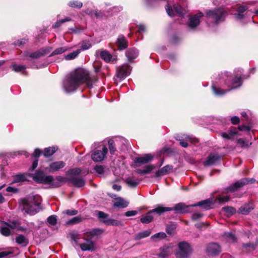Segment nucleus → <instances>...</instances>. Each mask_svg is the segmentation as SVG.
<instances>
[{"label": "nucleus", "mask_w": 258, "mask_h": 258, "mask_svg": "<svg viewBox=\"0 0 258 258\" xmlns=\"http://www.w3.org/2000/svg\"><path fill=\"white\" fill-rule=\"evenodd\" d=\"M203 16L204 14L203 13L199 12L190 17L188 23V27L191 29L196 28L200 24V19L203 17Z\"/></svg>", "instance_id": "ddd939ff"}, {"label": "nucleus", "mask_w": 258, "mask_h": 258, "mask_svg": "<svg viewBox=\"0 0 258 258\" xmlns=\"http://www.w3.org/2000/svg\"><path fill=\"white\" fill-rule=\"evenodd\" d=\"M206 250L208 254L216 255L220 253L221 248L218 243H211L207 246Z\"/></svg>", "instance_id": "dca6fc26"}, {"label": "nucleus", "mask_w": 258, "mask_h": 258, "mask_svg": "<svg viewBox=\"0 0 258 258\" xmlns=\"http://www.w3.org/2000/svg\"><path fill=\"white\" fill-rule=\"evenodd\" d=\"M80 173L81 169L78 168L71 169L68 172V174L70 176L69 181L74 186L78 187H82L85 184V180L84 178L78 176Z\"/></svg>", "instance_id": "39448f33"}, {"label": "nucleus", "mask_w": 258, "mask_h": 258, "mask_svg": "<svg viewBox=\"0 0 258 258\" xmlns=\"http://www.w3.org/2000/svg\"><path fill=\"white\" fill-rule=\"evenodd\" d=\"M116 44L118 46V49L122 50L127 48L128 42L124 36L120 35L118 36L116 40Z\"/></svg>", "instance_id": "a211bd4d"}, {"label": "nucleus", "mask_w": 258, "mask_h": 258, "mask_svg": "<svg viewBox=\"0 0 258 258\" xmlns=\"http://www.w3.org/2000/svg\"><path fill=\"white\" fill-rule=\"evenodd\" d=\"M6 190L8 192H12V193H16L18 191V189L16 188L13 187L12 186H8Z\"/></svg>", "instance_id": "774afa93"}, {"label": "nucleus", "mask_w": 258, "mask_h": 258, "mask_svg": "<svg viewBox=\"0 0 258 258\" xmlns=\"http://www.w3.org/2000/svg\"><path fill=\"white\" fill-rule=\"evenodd\" d=\"M227 14V12L223 9H218L206 12V16L208 19L214 21L216 24L223 21Z\"/></svg>", "instance_id": "423d86ee"}, {"label": "nucleus", "mask_w": 258, "mask_h": 258, "mask_svg": "<svg viewBox=\"0 0 258 258\" xmlns=\"http://www.w3.org/2000/svg\"><path fill=\"white\" fill-rule=\"evenodd\" d=\"M153 212L150 211L145 216L141 218V221L142 223L148 224L150 223L153 219V216L151 215Z\"/></svg>", "instance_id": "c9c22d12"}, {"label": "nucleus", "mask_w": 258, "mask_h": 258, "mask_svg": "<svg viewBox=\"0 0 258 258\" xmlns=\"http://www.w3.org/2000/svg\"><path fill=\"white\" fill-rule=\"evenodd\" d=\"M97 81L95 76L89 75L88 71L83 69H77L68 74L63 82L65 92L71 93L75 91L82 84L85 83L89 87Z\"/></svg>", "instance_id": "f257e3e1"}, {"label": "nucleus", "mask_w": 258, "mask_h": 258, "mask_svg": "<svg viewBox=\"0 0 258 258\" xmlns=\"http://www.w3.org/2000/svg\"><path fill=\"white\" fill-rule=\"evenodd\" d=\"M56 216L51 215L47 218V222L51 225H55L56 223Z\"/></svg>", "instance_id": "4d7b16f0"}, {"label": "nucleus", "mask_w": 258, "mask_h": 258, "mask_svg": "<svg viewBox=\"0 0 258 258\" xmlns=\"http://www.w3.org/2000/svg\"><path fill=\"white\" fill-rule=\"evenodd\" d=\"M213 205V201L211 199H206L196 204L192 205V207L200 206L202 208L208 210L211 208V206Z\"/></svg>", "instance_id": "6ab92c4d"}, {"label": "nucleus", "mask_w": 258, "mask_h": 258, "mask_svg": "<svg viewBox=\"0 0 258 258\" xmlns=\"http://www.w3.org/2000/svg\"><path fill=\"white\" fill-rule=\"evenodd\" d=\"M242 131V127L239 126L238 128H232L230 130L228 133H221V136L225 139H236L238 143H240V139H238L241 135V132Z\"/></svg>", "instance_id": "1a4fd4ad"}, {"label": "nucleus", "mask_w": 258, "mask_h": 258, "mask_svg": "<svg viewBox=\"0 0 258 258\" xmlns=\"http://www.w3.org/2000/svg\"><path fill=\"white\" fill-rule=\"evenodd\" d=\"M65 164V163L62 161L52 162L49 165V171L54 172L58 171L64 167Z\"/></svg>", "instance_id": "4be33fe9"}, {"label": "nucleus", "mask_w": 258, "mask_h": 258, "mask_svg": "<svg viewBox=\"0 0 258 258\" xmlns=\"http://www.w3.org/2000/svg\"><path fill=\"white\" fill-rule=\"evenodd\" d=\"M243 248H244L245 250L249 252L254 251L256 248V245L255 242H249L245 244H243Z\"/></svg>", "instance_id": "f704fd0d"}, {"label": "nucleus", "mask_w": 258, "mask_h": 258, "mask_svg": "<svg viewBox=\"0 0 258 258\" xmlns=\"http://www.w3.org/2000/svg\"><path fill=\"white\" fill-rule=\"evenodd\" d=\"M27 180V176L25 174H18L13 177V183L23 182Z\"/></svg>", "instance_id": "c756f323"}, {"label": "nucleus", "mask_w": 258, "mask_h": 258, "mask_svg": "<svg viewBox=\"0 0 258 258\" xmlns=\"http://www.w3.org/2000/svg\"><path fill=\"white\" fill-rule=\"evenodd\" d=\"M55 148L54 147H48L45 149L43 155L45 157H48L52 155L55 152Z\"/></svg>", "instance_id": "c03bdc74"}, {"label": "nucleus", "mask_w": 258, "mask_h": 258, "mask_svg": "<svg viewBox=\"0 0 258 258\" xmlns=\"http://www.w3.org/2000/svg\"><path fill=\"white\" fill-rule=\"evenodd\" d=\"M80 53V50H77L65 56V59L67 60H72L76 58Z\"/></svg>", "instance_id": "49530a36"}, {"label": "nucleus", "mask_w": 258, "mask_h": 258, "mask_svg": "<svg viewBox=\"0 0 258 258\" xmlns=\"http://www.w3.org/2000/svg\"><path fill=\"white\" fill-rule=\"evenodd\" d=\"M231 121L233 124H236L240 121V119L236 116H233L231 118Z\"/></svg>", "instance_id": "69168bd1"}, {"label": "nucleus", "mask_w": 258, "mask_h": 258, "mask_svg": "<svg viewBox=\"0 0 258 258\" xmlns=\"http://www.w3.org/2000/svg\"><path fill=\"white\" fill-rule=\"evenodd\" d=\"M153 157L152 155L148 154L144 155L142 157H138L135 158V162L136 163H139L141 164H143L148 163V162L151 161L153 159Z\"/></svg>", "instance_id": "393cba45"}, {"label": "nucleus", "mask_w": 258, "mask_h": 258, "mask_svg": "<svg viewBox=\"0 0 258 258\" xmlns=\"http://www.w3.org/2000/svg\"><path fill=\"white\" fill-rule=\"evenodd\" d=\"M125 183L131 187H136L139 183L138 179H135L133 177H128L125 180Z\"/></svg>", "instance_id": "72a5a7b5"}, {"label": "nucleus", "mask_w": 258, "mask_h": 258, "mask_svg": "<svg viewBox=\"0 0 258 258\" xmlns=\"http://www.w3.org/2000/svg\"><path fill=\"white\" fill-rule=\"evenodd\" d=\"M192 252V248L189 244L182 241L178 244V249L175 252L176 258H188Z\"/></svg>", "instance_id": "0eeeda50"}, {"label": "nucleus", "mask_w": 258, "mask_h": 258, "mask_svg": "<svg viewBox=\"0 0 258 258\" xmlns=\"http://www.w3.org/2000/svg\"><path fill=\"white\" fill-rule=\"evenodd\" d=\"M192 207L191 205H185L184 203H178L175 205L173 210L180 213H186L190 211V208Z\"/></svg>", "instance_id": "f3484780"}, {"label": "nucleus", "mask_w": 258, "mask_h": 258, "mask_svg": "<svg viewBox=\"0 0 258 258\" xmlns=\"http://www.w3.org/2000/svg\"><path fill=\"white\" fill-rule=\"evenodd\" d=\"M107 152V148L104 146L100 149L95 150L92 153V159L95 162H101L105 159Z\"/></svg>", "instance_id": "9d476101"}, {"label": "nucleus", "mask_w": 258, "mask_h": 258, "mask_svg": "<svg viewBox=\"0 0 258 258\" xmlns=\"http://www.w3.org/2000/svg\"><path fill=\"white\" fill-rule=\"evenodd\" d=\"M68 180L69 181V178L67 179L63 176H58L56 177L55 180L53 178V181L49 184L52 187H57L61 186V183L66 182Z\"/></svg>", "instance_id": "b1692460"}, {"label": "nucleus", "mask_w": 258, "mask_h": 258, "mask_svg": "<svg viewBox=\"0 0 258 258\" xmlns=\"http://www.w3.org/2000/svg\"><path fill=\"white\" fill-rule=\"evenodd\" d=\"M166 11L168 15L171 17H173L175 15L179 16L183 15V10L179 5H173V9L171 6L167 4L165 7Z\"/></svg>", "instance_id": "f8f14e48"}, {"label": "nucleus", "mask_w": 258, "mask_h": 258, "mask_svg": "<svg viewBox=\"0 0 258 258\" xmlns=\"http://www.w3.org/2000/svg\"><path fill=\"white\" fill-rule=\"evenodd\" d=\"M105 224L107 225L117 226H122L123 225L121 221L110 218L105 221Z\"/></svg>", "instance_id": "ea45409f"}, {"label": "nucleus", "mask_w": 258, "mask_h": 258, "mask_svg": "<svg viewBox=\"0 0 258 258\" xmlns=\"http://www.w3.org/2000/svg\"><path fill=\"white\" fill-rule=\"evenodd\" d=\"M0 232L5 236H9L11 234L8 223L0 221Z\"/></svg>", "instance_id": "412c9836"}, {"label": "nucleus", "mask_w": 258, "mask_h": 258, "mask_svg": "<svg viewBox=\"0 0 258 258\" xmlns=\"http://www.w3.org/2000/svg\"><path fill=\"white\" fill-rule=\"evenodd\" d=\"M19 223L16 221H11L8 223L9 228L13 229H17L19 227Z\"/></svg>", "instance_id": "052dcab7"}, {"label": "nucleus", "mask_w": 258, "mask_h": 258, "mask_svg": "<svg viewBox=\"0 0 258 258\" xmlns=\"http://www.w3.org/2000/svg\"><path fill=\"white\" fill-rule=\"evenodd\" d=\"M90 47H91V44L89 42H84L82 44L81 49L82 50H86V49H88L89 48H90Z\"/></svg>", "instance_id": "338daca9"}, {"label": "nucleus", "mask_w": 258, "mask_h": 258, "mask_svg": "<svg viewBox=\"0 0 258 258\" xmlns=\"http://www.w3.org/2000/svg\"><path fill=\"white\" fill-rule=\"evenodd\" d=\"M151 233V230L150 229L141 232L135 235V239L139 240L141 239L148 237Z\"/></svg>", "instance_id": "2f4dec72"}, {"label": "nucleus", "mask_w": 258, "mask_h": 258, "mask_svg": "<svg viewBox=\"0 0 258 258\" xmlns=\"http://www.w3.org/2000/svg\"><path fill=\"white\" fill-rule=\"evenodd\" d=\"M226 240L229 242H233L236 241V237L232 233H225L224 235Z\"/></svg>", "instance_id": "09e8293b"}, {"label": "nucleus", "mask_w": 258, "mask_h": 258, "mask_svg": "<svg viewBox=\"0 0 258 258\" xmlns=\"http://www.w3.org/2000/svg\"><path fill=\"white\" fill-rule=\"evenodd\" d=\"M241 184L242 182L240 181H237L235 182L233 184L227 187L226 188V190L228 192H234L236 191L238 188H239L241 186Z\"/></svg>", "instance_id": "4c0bfd02"}, {"label": "nucleus", "mask_w": 258, "mask_h": 258, "mask_svg": "<svg viewBox=\"0 0 258 258\" xmlns=\"http://www.w3.org/2000/svg\"><path fill=\"white\" fill-rule=\"evenodd\" d=\"M219 156L216 154H210L207 160L204 162V165L205 166H210L214 164L218 159Z\"/></svg>", "instance_id": "a878e982"}, {"label": "nucleus", "mask_w": 258, "mask_h": 258, "mask_svg": "<svg viewBox=\"0 0 258 258\" xmlns=\"http://www.w3.org/2000/svg\"><path fill=\"white\" fill-rule=\"evenodd\" d=\"M138 51L135 48L128 49L125 53V55L129 61L136 58L138 56Z\"/></svg>", "instance_id": "bb28decb"}, {"label": "nucleus", "mask_w": 258, "mask_h": 258, "mask_svg": "<svg viewBox=\"0 0 258 258\" xmlns=\"http://www.w3.org/2000/svg\"><path fill=\"white\" fill-rule=\"evenodd\" d=\"M217 200L219 204H223L227 202L229 200V198L227 196H220L217 199Z\"/></svg>", "instance_id": "6e6d98bb"}, {"label": "nucleus", "mask_w": 258, "mask_h": 258, "mask_svg": "<svg viewBox=\"0 0 258 258\" xmlns=\"http://www.w3.org/2000/svg\"><path fill=\"white\" fill-rule=\"evenodd\" d=\"M71 20V18H66L65 19H61V20H58L57 21V22H56L53 25V28H58L59 27L62 23H64V22H69V21H70Z\"/></svg>", "instance_id": "3c124183"}, {"label": "nucleus", "mask_w": 258, "mask_h": 258, "mask_svg": "<svg viewBox=\"0 0 258 258\" xmlns=\"http://www.w3.org/2000/svg\"><path fill=\"white\" fill-rule=\"evenodd\" d=\"M68 48L67 47H61L55 49L52 53L50 55V56H53L56 54H60L63 52H64L68 50Z\"/></svg>", "instance_id": "a18cd8bd"}, {"label": "nucleus", "mask_w": 258, "mask_h": 258, "mask_svg": "<svg viewBox=\"0 0 258 258\" xmlns=\"http://www.w3.org/2000/svg\"><path fill=\"white\" fill-rule=\"evenodd\" d=\"M68 5L72 8L80 9L83 6V4L82 3L77 1H73L70 2Z\"/></svg>", "instance_id": "de8ad7c7"}, {"label": "nucleus", "mask_w": 258, "mask_h": 258, "mask_svg": "<svg viewBox=\"0 0 258 258\" xmlns=\"http://www.w3.org/2000/svg\"><path fill=\"white\" fill-rule=\"evenodd\" d=\"M222 211L224 212L227 217H230L235 212V210L231 207H225L222 208Z\"/></svg>", "instance_id": "a19ab883"}, {"label": "nucleus", "mask_w": 258, "mask_h": 258, "mask_svg": "<svg viewBox=\"0 0 258 258\" xmlns=\"http://www.w3.org/2000/svg\"><path fill=\"white\" fill-rule=\"evenodd\" d=\"M155 167V166L153 165H149L146 166L144 169H138L136 170V172L141 175L146 174L149 173Z\"/></svg>", "instance_id": "473e14b6"}, {"label": "nucleus", "mask_w": 258, "mask_h": 258, "mask_svg": "<svg viewBox=\"0 0 258 258\" xmlns=\"http://www.w3.org/2000/svg\"><path fill=\"white\" fill-rule=\"evenodd\" d=\"M256 180L254 178H243V186L245 184H252Z\"/></svg>", "instance_id": "13d9d810"}, {"label": "nucleus", "mask_w": 258, "mask_h": 258, "mask_svg": "<svg viewBox=\"0 0 258 258\" xmlns=\"http://www.w3.org/2000/svg\"><path fill=\"white\" fill-rule=\"evenodd\" d=\"M166 237V234L163 232H160L155 234L151 237V239L153 241H157L165 238Z\"/></svg>", "instance_id": "58836bf2"}, {"label": "nucleus", "mask_w": 258, "mask_h": 258, "mask_svg": "<svg viewBox=\"0 0 258 258\" xmlns=\"http://www.w3.org/2000/svg\"><path fill=\"white\" fill-rule=\"evenodd\" d=\"M40 203L41 199L38 195H30L20 202V205L23 206V210L31 215L35 214L39 211Z\"/></svg>", "instance_id": "f03ea898"}, {"label": "nucleus", "mask_w": 258, "mask_h": 258, "mask_svg": "<svg viewBox=\"0 0 258 258\" xmlns=\"http://www.w3.org/2000/svg\"><path fill=\"white\" fill-rule=\"evenodd\" d=\"M108 147L110 154H114L116 151V148L115 147V144L113 140H109L108 141Z\"/></svg>", "instance_id": "8fccbe9b"}, {"label": "nucleus", "mask_w": 258, "mask_h": 258, "mask_svg": "<svg viewBox=\"0 0 258 258\" xmlns=\"http://www.w3.org/2000/svg\"><path fill=\"white\" fill-rule=\"evenodd\" d=\"M173 210L172 208L170 207H164L162 206H158L157 208L151 210V212L156 213L159 215H161L164 212L167 211H171Z\"/></svg>", "instance_id": "7c9ffc66"}, {"label": "nucleus", "mask_w": 258, "mask_h": 258, "mask_svg": "<svg viewBox=\"0 0 258 258\" xmlns=\"http://www.w3.org/2000/svg\"><path fill=\"white\" fill-rule=\"evenodd\" d=\"M128 202L121 198H116L114 202V206L117 208H123L127 206Z\"/></svg>", "instance_id": "cd10ccee"}, {"label": "nucleus", "mask_w": 258, "mask_h": 258, "mask_svg": "<svg viewBox=\"0 0 258 258\" xmlns=\"http://www.w3.org/2000/svg\"><path fill=\"white\" fill-rule=\"evenodd\" d=\"M203 215L200 212H196L191 215V219L193 220H197L203 217Z\"/></svg>", "instance_id": "e2e57ef3"}, {"label": "nucleus", "mask_w": 258, "mask_h": 258, "mask_svg": "<svg viewBox=\"0 0 258 258\" xmlns=\"http://www.w3.org/2000/svg\"><path fill=\"white\" fill-rule=\"evenodd\" d=\"M131 67L127 64H124L117 69V77L121 79H124L130 74Z\"/></svg>", "instance_id": "4468645a"}, {"label": "nucleus", "mask_w": 258, "mask_h": 258, "mask_svg": "<svg viewBox=\"0 0 258 258\" xmlns=\"http://www.w3.org/2000/svg\"><path fill=\"white\" fill-rule=\"evenodd\" d=\"M12 67L13 68V70L16 72L24 71L26 69L25 66L21 64H13L12 66Z\"/></svg>", "instance_id": "864d4df0"}, {"label": "nucleus", "mask_w": 258, "mask_h": 258, "mask_svg": "<svg viewBox=\"0 0 258 258\" xmlns=\"http://www.w3.org/2000/svg\"><path fill=\"white\" fill-rule=\"evenodd\" d=\"M98 217L105 224V221L109 219L108 215L107 214L101 211L98 212Z\"/></svg>", "instance_id": "603ef678"}, {"label": "nucleus", "mask_w": 258, "mask_h": 258, "mask_svg": "<svg viewBox=\"0 0 258 258\" xmlns=\"http://www.w3.org/2000/svg\"><path fill=\"white\" fill-rule=\"evenodd\" d=\"M172 169L173 166L172 165H167L156 171L155 176L160 177L169 174Z\"/></svg>", "instance_id": "aec40b11"}, {"label": "nucleus", "mask_w": 258, "mask_h": 258, "mask_svg": "<svg viewBox=\"0 0 258 258\" xmlns=\"http://www.w3.org/2000/svg\"><path fill=\"white\" fill-rule=\"evenodd\" d=\"M243 148L248 147L251 145L252 142L251 130L254 127V122L251 117H249L245 112H243Z\"/></svg>", "instance_id": "7ed1b4c3"}, {"label": "nucleus", "mask_w": 258, "mask_h": 258, "mask_svg": "<svg viewBox=\"0 0 258 258\" xmlns=\"http://www.w3.org/2000/svg\"><path fill=\"white\" fill-rule=\"evenodd\" d=\"M103 233V230L100 229H94L87 233V236L89 237L90 239L94 236H98Z\"/></svg>", "instance_id": "e433bc0d"}, {"label": "nucleus", "mask_w": 258, "mask_h": 258, "mask_svg": "<svg viewBox=\"0 0 258 258\" xmlns=\"http://www.w3.org/2000/svg\"><path fill=\"white\" fill-rule=\"evenodd\" d=\"M173 252V246L171 244L164 245L159 249L157 255L160 258H167Z\"/></svg>", "instance_id": "9b49d317"}, {"label": "nucleus", "mask_w": 258, "mask_h": 258, "mask_svg": "<svg viewBox=\"0 0 258 258\" xmlns=\"http://www.w3.org/2000/svg\"><path fill=\"white\" fill-rule=\"evenodd\" d=\"M96 54L99 55L106 62H114L115 60L111 54L106 50H97Z\"/></svg>", "instance_id": "2eb2a0df"}, {"label": "nucleus", "mask_w": 258, "mask_h": 258, "mask_svg": "<svg viewBox=\"0 0 258 258\" xmlns=\"http://www.w3.org/2000/svg\"><path fill=\"white\" fill-rule=\"evenodd\" d=\"M47 53L45 49H41L38 51L33 52L30 54L29 56L32 58H38Z\"/></svg>", "instance_id": "37998d69"}, {"label": "nucleus", "mask_w": 258, "mask_h": 258, "mask_svg": "<svg viewBox=\"0 0 258 258\" xmlns=\"http://www.w3.org/2000/svg\"><path fill=\"white\" fill-rule=\"evenodd\" d=\"M80 246L83 251H93L95 249L94 244L90 240H86L85 242L80 244Z\"/></svg>", "instance_id": "5701e85b"}, {"label": "nucleus", "mask_w": 258, "mask_h": 258, "mask_svg": "<svg viewBox=\"0 0 258 258\" xmlns=\"http://www.w3.org/2000/svg\"><path fill=\"white\" fill-rule=\"evenodd\" d=\"M81 221V218L79 217H75L72 218L71 220L67 222L68 224H74L80 222Z\"/></svg>", "instance_id": "680f3d73"}, {"label": "nucleus", "mask_w": 258, "mask_h": 258, "mask_svg": "<svg viewBox=\"0 0 258 258\" xmlns=\"http://www.w3.org/2000/svg\"><path fill=\"white\" fill-rule=\"evenodd\" d=\"M35 181L40 183L49 184L53 181V177L46 175L43 171H37L33 176Z\"/></svg>", "instance_id": "6e6552de"}, {"label": "nucleus", "mask_w": 258, "mask_h": 258, "mask_svg": "<svg viewBox=\"0 0 258 258\" xmlns=\"http://www.w3.org/2000/svg\"><path fill=\"white\" fill-rule=\"evenodd\" d=\"M16 242L22 246H26L28 244V239L22 234L18 235L16 238Z\"/></svg>", "instance_id": "c85d7f7f"}, {"label": "nucleus", "mask_w": 258, "mask_h": 258, "mask_svg": "<svg viewBox=\"0 0 258 258\" xmlns=\"http://www.w3.org/2000/svg\"><path fill=\"white\" fill-rule=\"evenodd\" d=\"M208 226V223H205L203 222L198 223L195 225V226L199 229H202L203 228H207Z\"/></svg>", "instance_id": "0e129e2a"}, {"label": "nucleus", "mask_w": 258, "mask_h": 258, "mask_svg": "<svg viewBox=\"0 0 258 258\" xmlns=\"http://www.w3.org/2000/svg\"><path fill=\"white\" fill-rule=\"evenodd\" d=\"M231 78H228L226 81V84L228 87L227 90L221 89L219 88H216L215 86H212V90L214 94L216 95H222L228 91L237 88L241 85V77H235L232 82H231Z\"/></svg>", "instance_id": "20e7f679"}, {"label": "nucleus", "mask_w": 258, "mask_h": 258, "mask_svg": "<svg viewBox=\"0 0 258 258\" xmlns=\"http://www.w3.org/2000/svg\"><path fill=\"white\" fill-rule=\"evenodd\" d=\"M253 208L254 205L251 202L244 204L243 207V214H247Z\"/></svg>", "instance_id": "79ce46f5"}, {"label": "nucleus", "mask_w": 258, "mask_h": 258, "mask_svg": "<svg viewBox=\"0 0 258 258\" xmlns=\"http://www.w3.org/2000/svg\"><path fill=\"white\" fill-rule=\"evenodd\" d=\"M94 170L99 175L102 174L104 173V168L101 165H97L94 167Z\"/></svg>", "instance_id": "bf43d9fd"}, {"label": "nucleus", "mask_w": 258, "mask_h": 258, "mask_svg": "<svg viewBox=\"0 0 258 258\" xmlns=\"http://www.w3.org/2000/svg\"><path fill=\"white\" fill-rule=\"evenodd\" d=\"M230 14H233L235 16V19L238 20H241L242 19V11L241 10V7H239L238 10L235 13H233V12H230Z\"/></svg>", "instance_id": "5fc2aeb1"}]
</instances>
